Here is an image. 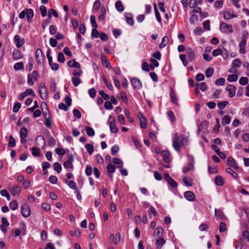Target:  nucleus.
<instances>
[{
    "instance_id": "cd10ccee",
    "label": "nucleus",
    "mask_w": 249,
    "mask_h": 249,
    "mask_svg": "<svg viewBox=\"0 0 249 249\" xmlns=\"http://www.w3.org/2000/svg\"><path fill=\"white\" fill-rule=\"evenodd\" d=\"M231 120V117L229 115H226L222 118V125L224 126L226 124H230Z\"/></svg>"
},
{
    "instance_id": "37998d69",
    "label": "nucleus",
    "mask_w": 249,
    "mask_h": 249,
    "mask_svg": "<svg viewBox=\"0 0 249 249\" xmlns=\"http://www.w3.org/2000/svg\"><path fill=\"white\" fill-rule=\"evenodd\" d=\"M32 154L34 156H39L40 154L39 149L36 147H33L32 148Z\"/></svg>"
},
{
    "instance_id": "a211bd4d",
    "label": "nucleus",
    "mask_w": 249,
    "mask_h": 249,
    "mask_svg": "<svg viewBox=\"0 0 249 249\" xmlns=\"http://www.w3.org/2000/svg\"><path fill=\"white\" fill-rule=\"evenodd\" d=\"M124 17L126 18V21L127 24L131 26L134 25V22L133 19V16L132 14L125 13L124 14Z\"/></svg>"
},
{
    "instance_id": "7ed1b4c3",
    "label": "nucleus",
    "mask_w": 249,
    "mask_h": 249,
    "mask_svg": "<svg viewBox=\"0 0 249 249\" xmlns=\"http://www.w3.org/2000/svg\"><path fill=\"white\" fill-rule=\"evenodd\" d=\"M108 122L109 124L111 132L113 133H117L118 132V129L115 125V118L112 116H110L108 118Z\"/></svg>"
},
{
    "instance_id": "bf43d9fd",
    "label": "nucleus",
    "mask_w": 249,
    "mask_h": 249,
    "mask_svg": "<svg viewBox=\"0 0 249 249\" xmlns=\"http://www.w3.org/2000/svg\"><path fill=\"white\" fill-rule=\"evenodd\" d=\"M40 11L43 17H45L47 15V9L45 6L41 5L40 7Z\"/></svg>"
},
{
    "instance_id": "5701e85b",
    "label": "nucleus",
    "mask_w": 249,
    "mask_h": 249,
    "mask_svg": "<svg viewBox=\"0 0 249 249\" xmlns=\"http://www.w3.org/2000/svg\"><path fill=\"white\" fill-rule=\"evenodd\" d=\"M26 16L28 22H31L34 16V12L32 9H28L26 10Z\"/></svg>"
},
{
    "instance_id": "c756f323",
    "label": "nucleus",
    "mask_w": 249,
    "mask_h": 249,
    "mask_svg": "<svg viewBox=\"0 0 249 249\" xmlns=\"http://www.w3.org/2000/svg\"><path fill=\"white\" fill-rule=\"evenodd\" d=\"M14 69L15 71L23 70L24 64L22 62H19L16 63L14 66Z\"/></svg>"
},
{
    "instance_id": "8fccbe9b",
    "label": "nucleus",
    "mask_w": 249,
    "mask_h": 249,
    "mask_svg": "<svg viewBox=\"0 0 249 249\" xmlns=\"http://www.w3.org/2000/svg\"><path fill=\"white\" fill-rule=\"evenodd\" d=\"M71 80L73 85L75 87L77 86L81 82L80 79L76 77H72Z\"/></svg>"
},
{
    "instance_id": "13d9d810",
    "label": "nucleus",
    "mask_w": 249,
    "mask_h": 249,
    "mask_svg": "<svg viewBox=\"0 0 249 249\" xmlns=\"http://www.w3.org/2000/svg\"><path fill=\"white\" fill-rule=\"evenodd\" d=\"M101 6V2L100 0H96L93 4V9L97 11L99 9Z\"/></svg>"
},
{
    "instance_id": "0eeeda50",
    "label": "nucleus",
    "mask_w": 249,
    "mask_h": 249,
    "mask_svg": "<svg viewBox=\"0 0 249 249\" xmlns=\"http://www.w3.org/2000/svg\"><path fill=\"white\" fill-rule=\"evenodd\" d=\"M21 213L24 217H28L31 214V211L29 206L26 204L22 205L21 206Z\"/></svg>"
},
{
    "instance_id": "a18cd8bd",
    "label": "nucleus",
    "mask_w": 249,
    "mask_h": 249,
    "mask_svg": "<svg viewBox=\"0 0 249 249\" xmlns=\"http://www.w3.org/2000/svg\"><path fill=\"white\" fill-rule=\"evenodd\" d=\"M165 243V241L163 238H161L157 240L156 244L158 248H161Z\"/></svg>"
},
{
    "instance_id": "6e6552de",
    "label": "nucleus",
    "mask_w": 249,
    "mask_h": 249,
    "mask_svg": "<svg viewBox=\"0 0 249 249\" xmlns=\"http://www.w3.org/2000/svg\"><path fill=\"white\" fill-rule=\"evenodd\" d=\"M8 188L10 190L11 193L13 196H17L19 194L21 188L18 185L13 186L12 184L8 185Z\"/></svg>"
},
{
    "instance_id": "a878e982",
    "label": "nucleus",
    "mask_w": 249,
    "mask_h": 249,
    "mask_svg": "<svg viewBox=\"0 0 249 249\" xmlns=\"http://www.w3.org/2000/svg\"><path fill=\"white\" fill-rule=\"evenodd\" d=\"M202 0H190L189 6L191 8H196L197 5L202 4Z\"/></svg>"
},
{
    "instance_id": "4468645a",
    "label": "nucleus",
    "mask_w": 249,
    "mask_h": 249,
    "mask_svg": "<svg viewBox=\"0 0 249 249\" xmlns=\"http://www.w3.org/2000/svg\"><path fill=\"white\" fill-rule=\"evenodd\" d=\"M184 197L189 201H194L195 200L196 196L192 191H186L184 194Z\"/></svg>"
},
{
    "instance_id": "680f3d73",
    "label": "nucleus",
    "mask_w": 249,
    "mask_h": 249,
    "mask_svg": "<svg viewBox=\"0 0 249 249\" xmlns=\"http://www.w3.org/2000/svg\"><path fill=\"white\" fill-rule=\"evenodd\" d=\"M198 20V16L196 14H193L190 18V22L191 24H195V22Z\"/></svg>"
},
{
    "instance_id": "f8f14e48",
    "label": "nucleus",
    "mask_w": 249,
    "mask_h": 249,
    "mask_svg": "<svg viewBox=\"0 0 249 249\" xmlns=\"http://www.w3.org/2000/svg\"><path fill=\"white\" fill-rule=\"evenodd\" d=\"M186 53L190 61H193L195 60L196 53L195 51L190 48H188L186 49Z\"/></svg>"
},
{
    "instance_id": "3c124183",
    "label": "nucleus",
    "mask_w": 249,
    "mask_h": 249,
    "mask_svg": "<svg viewBox=\"0 0 249 249\" xmlns=\"http://www.w3.org/2000/svg\"><path fill=\"white\" fill-rule=\"evenodd\" d=\"M0 194L3 196H5L8 200H10V196L6 190H2L0 191Z\"/></svg>"
},
{
    "instance_id": "774afa93",
    "label": "nucleus",
    "mask_w": 249,
    "mask_h": 249,
    "mask_svg": "<svg viewBox=\"0 0 249 249\" xmlns=\"http://www.w3.org/2000/svg\"><path fill=\"white\" fill-rule=\"evenodd\" d=\"M57 28L55 25H52L50 26L49 32L51 35H54L56 33Z\"/></svg>"
},
{
    "instance_id": "f03ea898",
    "label": "nucleus",
    "mask_w": 249,
    "mask_h": 249,
    "mask_svg": "<svg viewBox=\"0 0 249 249\" xmlns=\"http://www.w3.org/2000/svg\"><path fill=\"white\" fill-rule=\"evenodd\" d=\"M38 92L42 99L44 100L47 99L48 98L47 89L44 83L39 84Z\"/></svg>"
},
{
    "instance_id": "ddd939ff",
    "label": "nucleus",
    "mask_w": 249,
    "mask_h": 249,
    "mask_svg": "<svg viewBox=\"0 0 249 249\" xmlns=\"http://www.w3.org/2000/svg\"><path fill=\"white\" fill-rule=\"evenodd\" d=\"M138 116L140 121V126L142 128L146 127V119L145 117L142 115L141 112H138Z\"/></svg>"
},
{
    "instance_id": "412c9836",
    "label": "nucleus",
    "mask_w": 249,
    "mask_h": 249,
    "mask_svg": "<svg viewBox=\"0 0 249 249\" xmlns=\"http://www.w3.org/2000/svg\"><path fill=\"white\" fill-rule=\"evenodd\" d=\"M36 143L38 146H44L45 143L44 137L41 135L38 136L36 139Z\"/></svg>"
},
{
    "instance_id": "1a4fd4ad",
    "label": "nucleus",
    "mask_w": 249,
    "mask_h": 249,
    "mask_svg": "<svg viewBox=\"0 0 249 249\" xmlns=\"http://www.w3.org/2000/svg\"><path fill=\"white\" fill-rule=\"evenodd\" d=\"M28 135V130L25 127L21 128L20 131V142L22 143H25L26 142V138Z\"/></svg>"
},
{
    "instance_id": "39448f33",
    "label": "nucleus",
    "mask_w": 249,
    "mask_h": 249,
    "mask_svg": "<svg viewBox=\"0 0 249 249\" xmlns=\"http://www.w3.org/2000/svg\"><path fill=\"white\" fill-rule=\"evenodd\" d=\"M164 178L166 180L168 184L170 185L172 188H176L178 186V183L176 182L171 177L168 173L164 174Z\"/></svg>"
},
{
    "instance_id": "e433bc0d",
    "label": "nucleus",
    "mask_w": 249,
    "mask_h": 249,
    "mask_svg": "<svg viewBox=\"0 0 249 249\" xmlns=\"http://www.w3.org/2000/svg\"><path fill=\"white\" fill-rule=\"evenodd\" d=\"M85 148L89 155L92 154L94 150V147L92 144L89 143L87 144L85 146Z\"/></svg>"
},
{
    "instance_id": "6ab92c4d",
    "label": "nucleus",
    "mask_w": 249,
    "mask_h": 249,
    "mask_svg": "<svg viewBox=\"0 0 249 249\" xmlns=\"http://www.w3.org/2000/svg\"><path fill=\"white\" fill-rule=\"evenodd\" d=\"M22 57L21 52L18 49H15L13 53V58L15 60H18Z\"/></svg>"
},
{
    "instance_id": "0e129e2a",
    "label": "nucleus",
    "mask_w": 249,
    "mask_h": 249,
    "mask_svg": "<svg viewBox=\"0 0 249 249\" xmlns=\"http://www.w3.org/2000/svg\"><path fill=\"white\" fill-rule=\"evenodd\" d=\"M57 60L59 62L64 63L65 59L63 53L61 52H59L58 53Z\"/></svg>"
},
{
    "instance_id": "4be33fe9",
    "label": "nucleus",
    "mask_w": 249,
    "mask_h": 249,
    "mask_svg": "<svg viewBox=\"0 0 249 249\" xmlns=\"http://www.w3.org/2000/svg\"><path fill=\"white\" fill-rule=\"evenodd\" d=\"M101 60H102L103 65H105V67H107V68L110 69L111 68L110 63L108 61L107 57L103 54H101Z\"/></svg>"
},
{
    "instance_id": "5fc2aeb1",
    "label": "nucleus",
    "mask_w": 249,
    "mask_h": 249,
    "mask_svg": "<svg viewBox=\"0 0 249 249\" xmlns=\"http://www.w3.org/2000/svg\"><path fill=\"white\" fill-rule=\"evenodd\" d=\"M21 107V104L18 102L15 103L13 107V111L17 112Z\"/></svg>"
},
{
    "instance_id": "393cba45",
    "label": "nucleus",
    "mask_w": 249,
    "mask_h": 249,
    "mask_svg": "<svg viewBox=\"0 0 249 249\" xmlns=\"http://www.w3.org/2000/svg\"><path fill=\"white\" fill-rule=\"evenodd\" d=\"M248 37V32H244L243 33L241 40L239 43V46H245Z\"/></svg>"
},
{
    "instance_id": "72a5a7b5",
    "label": "nucleus",
    "mask_w": 249,
    "mask_h": 249,
    "mask_svg": "<svg viewBox=\"0 0 249 249\" xmlns=\"http://www.w3.org/2000/svg\"><path fill=\"white\" fill-rule=\"evenodd\" d=\"M115 7L118 11L122 12L124 10V7L123 6L121 1H117L115 3Z\"/></svg>"
},
{
    "instance_id": "de8ad7c7",
    "label": "nucleus",
    "mask_w": 249,
    "mask_h": 249,
    "mask_svg": "<svg viewBox=\"0 0 249 249\" xmlns=\"http://www.w3.org/2000/svg\"><path fill=\"white\" fill-rule=\"evenodd\" d=\"M10 207L12 210H15L18 208V202L16 200H13L10 203Z\"/></svg>"
},
{
    "instance_id": "c85d7f7f",
    "label": "nucleus",
    "mask_w": 249,
    "mask_h": 249,
    "mask_svg": "<svg viewBox=\"0 0 249 249\" xmlns=\"http://www.w3.org/2000/svg\"><path fill=\"white\" fill-rule=\"evenodd\" d=\"M215 183L218 186H222L224 183V181L221 176H217L215 178Z\"/></svg>"
},
{
    "instance_id": "2eb2a0df",
    "label": "nucleus",
    "mask_w": 249,
    "mask_h": 249,
    "mask_svg": "<svg viewBox=\"0 0 249 249\" xmlns=\"http://www.w3.org/2000/svg\"><path fill=\"white\" fill-rule=\"evenodd\" d=\"M73 161V158L72 155L69 156L68 160L64 163V166L66 168H72V162Z\"/></svg>"
},
{
    "instance_id": "bb28decb",
    "label": "nucleus",
    "mask_w": 249,
    "mask_h": 249,
    "mask_svg": "<svg viewBox=\"0 0 249 249\" xmlns=\"http://www.w3.org/2000/svg\"><path fill=\"white\" fill-rule=\"evenodd\" d=\"M68 65L71 68H79L80 67V64L76 62L75 59H73L68 61Z\"/></svg>"
},
{
    "instance_id": "6e6d98bb",
    "label": "nucleus",
    "mask_w": 249,
    "mask_h": 249,
    "mask_svg": "<svg viewBox=\"0 0 249 249\" xmlns=\"http://www.w3.org/2000/svg\"><path fill=\"white\" fill-rule=\"evenodd\" d=\"M170 97H171V101L175 104L176 105H178V98H177V97L176 96V95H175L174 93L173 92V91H172V92L170 93Z\"/></svg>"
},
{
    "instance_id": "423d86ee",
    "label": "nucleus",
    "mask_w": 249,
    "mask_h": 249,
    "mask_svg": "<svg viewBox=\"0 0 249 249\" xmlns=\"http://www.w3.org/2000/svg\"><path fill=\"white\" fill-rule=\"evenodd\" d=\"M31 95L32 96L35 97L36 94L34 91L31 89H28L24 92H22L19 95L18 99L19 100H23L27 96Z\"/></svg>"
},
{
    "instance_id": "864d4df0",
    "label": "nucleus",
    "mask_w": 249,
    "mask_h": 249,
    "mask_svg": "<svg viewBox=\"0 0 249 249\" xmlns=\"http://www.w3.org/2000/svg\"><path fill=\"white\" fill-rule=\"evenodd\" d=\"M102 78H103V80L105 82L107 88L110 90L112 89H113L112 85L107 81L106 77L105 76H103Z\"/></svg>"
},
{
    "instance_id": "2f4dec72",
    "label": "nucleus",
    "mask_w": 249,
    "mask_h": 249,
    "mask_svg": "<svg viewBox=\"0 0 249 249\" xmlns=\"http://www.w3.org/2000/svg\"><path fill=\"white\" fill-rule=\"evenodd\" d=\"M237 16L230 14L228 11H226L224 12L223 18L225 20H229Z\"/></svg>"
},
{
    "instance_id": "09e8293b",
    "label": "nucleus",
    "mask_w": 249,
    "mask_h": 249,
    "mask_svg": "<svg viewBox=\"0 0 249 249\" xmlns=\"http://www.w3.org/2000/svg\"><path fill=\"white\" fill-rule=\"evenodd\" d=\"M188 164L190 166H194L195 160L193 156L190 155H187Z\"/></svg>"
},
{
    "instance_id": "7c9ffc66",
    "label": "nucleus",
    "mask_w": 249,
    "mask_h": 249,
    "mask_svg": "<svg viewBox=\"0 0 249 249\" xmlns=\"http://www.w3.org/2000/svg\"><path fill=\"white\" fill-rule=\"evenodd\" d=\"M169 41V39L167 36H164L162 38V41L159 45L160 48L165 47Z\"/></svg>"
},
{
    "instance_id": "20e7f679",
    "label": "nucleus",
    "mask_w": 249,
    "mask_h": 249,
    "mask_svg": "<svg viewBox=\"0 0 249 249\" xmlns=\"http://www.w3.org/2000/svg\"><path fill=\"white\" fill-rule=\"evenodd\" d=\"M220 30L223 33H232L233 32L232 27L231 25L222 22L220 24Z\"/></svg>"
},
{
    "instance_id": "b1692460",
    "label": "nucleus",
    "mask_w": 249,
    "mask_h": 249,
    "mask_svg": "<svg viewBox=\"0 0 249 249\" xmlns=\"http://www.w3.org/2000/svg\"><path fill=\"white\" fill-rule=\"evenodd\" d=\"M227 164L229 166L234 167L235 169H238L239 166L235 164V161L234 159L231 157H229L227 160Z\"/></svg>"
},
{
    "instance_id": "e2e57ef3",
    "label": "nucleus",
    "mask_w": 249,
    "mask_h": 249,
    "mask_svg": "<svg viewBox=\"0 0 249 249\" xmlns=\"http://www.w3.org/2000/svg\"><path fill=\"white\" fill-rule=\"evenodd\" d=\"M225 82V79L223 78H220L215 81V84L217 86H222L224 85Z\"/></svg>"
},
{
    "instance_id": "ea45409f",
    "label": "nucleus",
    "mask_w": 249,
    "mask_h": 249,
    "mask_svg": "<svg viewBox=\"0 0 249 249\" xmlns=\"http://www.w3.org/2000/svg\"><path fill=\"white\" fill-rule=\"evenodd\" d=\"M112 161L114 164H116L118 165V168H121L122 167L123 162H122V160H120V159H118L117 158H113L112 160Z\"/></svg>"
},
{
    "instance_id": "49530a36",
    "label": "nucleus",
    "mask_w": 249,
    "mask_h": 249,
    "mask_svg": "<svg viewBox=\"0 0 249 249\" xmlns=\"http://www.w3.org/2000/svg\"><path fill=\"white\" fill-rule=\"evenodd\" d=\"M226 172L230 174L234 178H237V174L236 172H235L231 168H227L226 169Z\"/></svg>"
},
{
    "instance_id": "f704fd0d",
    "label": "nucleus",
    "mask_w": 249,
    "mask_h": 249,
    "mask_svg": "<svg viewBox=\"0 0 249 249\" xmlns=\"http://www.w3.org/2000/svg\"><path fill=\"white\" fill-rule=\"evenodd\" d=\"M86 131L87 135L89 136H93L95 134L93 129L89 126L86 127Z\"/></svg>"
},
{
    "instance_id": "c03bdc74",
    "label": "nucleus",
    "mask_w": 249,
    "mask_h": 249,
    "mask_svg": "<svg viewBox=\"0 0 249 249\" xmlns=\"http://www.w3.org/2000/svg\"><path fill=\"white\" fill-rule=\"evenodd\" d=\"M52 15H53L54 17L57 18L58 17V15L56 11L53 9H51L49 10L48 12V17L51 18L52 17Z\"/></svg>"
},
{
    "instance_id": "f257e3e1",
    "label": "nucleus",
    "mask_w": 249,
    "mask_h": 249,
    "mask_svg": "<svg viewBox=\"0 0 249 249\" xmlns=\"http://www.w3.org/2000/svg\"><path fill=\"white\" fill-rule=\"evenodd\" d=\"M186 142V139L184 136H180L178 137L177 133H175L173 141V146L176 150L180 151V148L185 146V142Z\"/></svg>"
},
{
    "instance_id": "473e14b6",
    "label": "nucleus",
    "mask_w": 249,
    "mask_h": 249,
    "mask_svg": "<svg viewBox=\"0 0 249 249\" xmlns=\"http://www.w3.org/2000/svg\"><path fill=\"white\" fill-rule=\"evenodd\" d=\"M16 146V141L12 135H10L9 137V141L8 143V147H14Z\"/></svg>"
},
{
    "instance_id": "9b49d317",
    "label": "nucleus",
    "mask_w": 249,
    "mask_h": 249,
    "mask_svg": "<svg viewBox=\"0 0 249 249\" xmlns=\"http://www.w3.org/2000/svg\"><path fill=\"white\" fill-rule=\"evenodd\" d=\"M131 83L133 88L136 89H139L142 87L140 80L137 78H132L131 79Z\"/></svg>"
},
{
    "instance_id": "a19ab883",
    "label": "nucleus",
    "mask_w": 249,
    "mask_h": 249,
    "mask_svg": "<svg viewBox=\"0 0 249 249\" xmlns=\"http://www.w3.org/2000/svg\"><path fill=\"white\" fill-rule=\"evenodd\" d=\"M163 232V229L160 227H157L154 231V234L157 236H160Z\"/></svg>"
},
{
    "instance_id": "79ce46f5",
    "label": "nucleus",
    "mask_w": 249,
    "mask_h": 249,
    "mask_svg": "<svg viewBox=\"0 0 249 249\" xmlns=\"http://www.w3.org/2000/svg\"><path fill=\"white\" fill-rule=\"evenodd\" d=\"M53 168L58 173H60L62 170L61 165L58 162H55L53 164Z\"/></svg>"
},
{
    "instance_id": "dca6fc26",
    "label": "nucleus",
    "mask_w": 249,
    "mask_h": 249,
    "mask_svg": "<svg viewBox=\"0 0 249 249\" xmlns=\"http://www.w3.org/2000/svg\"><path fill=\"white\" fill-rule=\"evenodd\" d=\"M226 90L229 92L230 97H233L235 95L236 87L234 86L229 85L227 87Z\"/></svg>"
},
{
    "instance_id": "4d7b16f0",
    "label": "nucleus",
    "mask_w": 249,
    "mask_h": 249,
    "mask_svg": "<svg viewBox=\"0 0 249 249\" xmlns=\"http://www.w3.org/2000/svg\"><path fill=\"white\" fill-rule=\"evenodd\" d=\"M249 81L248 78L246 77H242L239 79V83L242 85H246L248 84Z\"/></svg>"
},
{
    "instance_id": "f3484780",
    "label": "nucleus",
    "mask_w": 249,
    "mask_h": 249,
    "mask_svg": "<svg viewBox=\"0 0 249 249\" xmlns=\"http://www.w3.org/2000/svg\"><path fill=\"white\" fill-rule=\"evenodd\" d=\"M36 57L38 64H40L43 58V54L40 49H37L36 52Z\"/></svg>"
},
{
    "instance_id": "9d476101",
    "label": "nucleus",
    "mask_w": 249,
    "mask_h": 249,
    "mask_svg": "<svg viewBox=\"0 0 249 249\" xmlns=\"http://www.w3.org/2000/svg\"><path fill=\"white\" fill-rule=\"evenodd\" d=\"M14 40L16 47L18 48H20L25 43L24 39L20 37L18 35H16L15 36Z\"/></svg>"
},
{
    "instance_id": "603ef678",
    "label": "nucleus",
    "mask_w": 249,
    "mask_h": 249,
    "mask_svg": "<svg viewBox=\"0 0 249 249\" xmlns=\"http://www.w3.org/2000/svg\"><path fill=\"white\" fill-rule=\"evenodd\" d=\"M99 93L101 96H102V98L104 99L105 100H108L110 98L108 94H106L103 90H100L99 91Z\"/></svg>"
},
{
    "instance_id": "69168bd1",
    "label": "nucleus",
    "mask_w": 249,
    "mask_h": 249,
    "mask_svg": "<svg viewBox=\"0 0 249 249\" xmlns=\"http://www.w3.org/2000/svg\"><path fill=\"white\" fill-rule=\"evenodd\" d=\"M90 22L93 27L96 28L98 25L95 21V16L94 15H91L90 16Z\"/></svg>"
},
{
    "instance_id": "4c0bfd02",
    "label": "nucleus",
    "mask_w": 249,
    "mask_h": 249,
    "mask_svg": "<svg viewBox=\"0 0 249 249\" xmlns=\"http://www.w3.org/2000/svg\"><path fill=\"white\" fill-rule=\"evenodd\" d=\"M238 79V76L236 74L229 75L227 80L230 82L236 81Z\"/></svg>"
},
{
    "instance_id": "338daca9",
    "label": "nucleus",
    "mask_w": 249,
    "mask_h": 249,
    "mask_svg": "<svg viewBox=\"0 0 249 249\" xmlns=\"http://www.w3.org/2000/svg\"><path fill=\"white\" fill-rule=\"evenodd\" d=\"M241 64V61L239 59H235L232 62V66L235 68L236 67L239 68L240 67Z\"/></svg>"
},
{
    "instance_id": "c9c22d12",
    "label": "nucleus",
    "mask_w": 249,
    "mask_h": 249,
    "mask_svg": "<svg viewBox=\"0 0 249 249\" xmlns=\"http://www.w3.org/2000/svg\"><path fill=\"white\" fill-rule=\"evenodd\" d=\"M45 121L44 122V124L48 128L52 126V123L50 117V114H48V116H46L45 115Z\"/></svg>"
},
{
    "instance_id": "aec40b11",
    "label": "nucleus",
    "mask_w": 249,
    "mask_h": 249,
    "mask_svg": "<svg viewBox=\"0 0 249 249\" xmlns=\"http://www.w3.org/2000/svg\"><path fill=\"white\" fill-rule=\"evenodd\" d=\"M161 155L163 158V161L166 163H169L171 161L170 158V153L166 151H163L161 152Z\"/></svg>"
},
{
    "instance_id": "58836bf2",
    "label": "nucleus",
    "mask_w": 249,
    "mask_h": 249,
    "mask_svg": "<svg viewBox=\"0 0 249 249\" xmlns=\"http://www.w3.org/2000/svg\"><path fill=\"white\" fill-rule=\"evenodd\" d=\"M213 69L212 68H208L205 71V75L207 78L211 77L213 74Z\"/></svg>"
},
{
    "instance_id": "052dcab7",
    "label": "nucleus",
    "mask_w": 249,
    "mask_h": 249,
    "mask_svg": "<svg viewBox=\"0 0 249 249\" xmlns=\"http://www.w3.org/2000/svg\"><path fill=\"white\" fill-rule=\"evenodd\" d=\"M107 171L109 173H113L115 171V168L114 166L111 164H109L107 167Z\"/></svg>"
}]
</instances>
